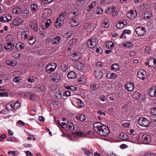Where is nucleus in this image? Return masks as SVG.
<instances>
[{"mask_svg": "<svg viewBox=\"0 0 156 156\" xmlns=\"http://www.w3.org/2000/svg\"><path fill=\"white\" fill-rule=\"evenodd\" d=\"M93 127L96 132L102 136H106L110 133L108 127L99 122L94 123Z\"/></svg>", "mask_w": 156, "mask_h": 156, "instance_id": "nucleus-1", "label": "nucleus"}, {"mask_svg": "<svg viewBox=\"0 0 156 156\" xmlns=\"http://www.w3.org/2000/svg\"><path fill=\"white\" fill-rule=\"evenodd\" d=\"M66 16V12L60 14L58 17L57 19L55 25L57 28H59L62 26L64 23L65 16Z\"/></svg>", "mask_w": 156, "mask_h": 156, "instance_id": "nucleus-2", "label": "nucleus"}, {"mask_svg": "<svg viewBox=\"0 0 156 156\" xmlns=\"http://www.w3.org/2000/svg\"><path fill=\"white\" fill-rule=\"evenodd\" d=\"M71 99L72 104L76 107L81 108L84 107V103L81 100L73 97Z\"/></svg>", "mask_w": 156, "mask_h": 156, "instance_id": "nucleus-3", "label": "nucleus"}, {"mask_svg": "<svg viewBox=\"0 0 156 156\" xmlns=\"http://www.w3.org/2000/svg\"><path fill=\"white\" fill-rule=\"evenodd\" d=\"M62 73L57 70L54 73L51 74L50 77L51 80L55 82H58L61 79Z\"/></svg>", "mask_w": 156, "mask_h": 156, "instance_id": "nucleus-4", "label": "nucleus"}, {"mask_svg": "<svg viewBox=\"0 0 156 156\" xmlns=\"http://www.w3.org/2000/svg\"><path fill=\"white\" fill-rule=\"evenodd\" d=\"M57 67V64L54 62L49 63L45 67V70L48 73H50L55 71Z\"/></svg>", "mask_w": 156, "mask_h": 156, "instance_id": "nucleus-5", "label": "nucleus"}, {"mask_svg": "<svg viewBox=\"0 0 156 156\" xmlns=\"http://www.w3.org/2000/svg\"><path fill=\"white\" fill-rule=\"evenodd\" d=\"M81 31L85 33H89L94 30V27L92 24L87 23L81 27Z\"/></svg>", "mask_w": 156, "mask_h": 156, "instance_id": "nucleus-6", "label": "nucleus"}, {"mask_svg": "<svg viewBox=\"0 0 156 156\" xmlns=\"http://www.w3.org/2000/svg\"><path fill=\"white\" fill-rule=\"evenodd\" d=\"M139 124L142 126L144 127H148L150 124L149 121L144 117L140 118L138 120Z\"/></svg>", "mask_w": 156, "mask_h": 156, "instance_id": "nucleus-7", "label": "nucleus"}, {"mask_svg": "<svg viewBox=\"0 0 156 156\" xmlns=\"http://www.w3.org/2000/svg\"><path fill=\"white\" fill-rule=\"evenodd\" d=\"M135 30L137 34L140 36H143L147 33L145 28L139 26L136 27Z\"/></svg>", "mask_w": 156, "mask_h": 156, "instance_id": "nucleus-8", "label": "nucleus"}, {"mask_svg": "<svg viewBox=\"0 0 156 156\" xmlns=\"http://www.w3.org/2000/svg\"><path fill=\"white\" fill-rule=\"evenodd\" d=\"M137 76L141 80H144L147 77V72L144 69H141L138 72Z\"/></svg>", "mask_w": 156, "mask_h": 156, "instance_id": "nucleus-9", "label": "nucleus"}, {"mask_svg": "<svg viewBox=\"0 0 156 156\" xmlns=\"http://www.w3.org/2000/svg\"><path fill=\"white\" fill-rule=\"evenodd\" d=\"M142 140L144 143L147 144H150L152 141L151 136L146 134H144L142 136Z\"/></svg>", "mask_w": 156, "mask_h": 156, "instance_id": "nucleus-10", "label": "nucleus"}, {"mask_svg": "<svg viewBox=\"0 0 156 156\" xmlns=\"http://www.w3.org/2000/svg\"><path fill=\"white\" fill-rule=\"evenodd\" d=\"M4 48L7 52L12 51L14 49L15 45L12 43H8L4 45Z\"/></svg>", "mask_w": 156, "mask_h": 156, "instance_id": "nucleus-11", "label": "nucleus"}, {"mask_svg": "<svg viewBox=\"0 0 156 156\" xmlns=\"http://www.w3.org/2000/svg\"><path fill=\"white\" fill-rule=\"evenodd\" d=\"M51 23V21L49 19L44 20L41 23V27L43 29H46L49 27Z\"/></svg>", "mask_w": 156, "mask_h": 156, "instance_id": "nucleus-12", "label": "nucleus"}, {"mask_svg": "<svg viewBox=\"0 0 156 156\" xmlns=\"http://www.w3.org/2000/svg\"><path fill=\"white\" fill-rule=\"evenodd\" d=\"M77 40L76 39H73L70 40L69 42L68 48V51H70L71 49L75 47L77 44Z\"/></svg>", "mask_w": 156, "mask_h": 156, "instance_id": "nucleus-13", "label": "nucleus"}, {"mask_svg": "<svg viewBox=\"0 0 156 156\" xmlns=\"http://www.w3.org/2000/svg\"><path fill=\"white\" fill-rule=\"evenodd\" d=\"M97 44V42L95 39H90L87 42V45L88 48H93L96 46Z\"/></svg>", "mask_w": 156, "mask_h": 156, "instance_id": "nucleus-14", "label": "nucleus"}, {"mask_svg": "<svg viewBox=\"0 0 156 156\" xmlns=\"http://www.w3.org/2000/svg\"><path fill=\"white\" fill-rule=\"evenodd\" d=\"M137 12L136 10H130L127 12L126 15L127 17L130 19H132L135 18L137 16Z\"/></svg>", "mask_w": 156, "mask_h": 156, "instance_id": "nucleus-15", "label": "nucleus"}, {"mask_svg": "<svg viewBox=\"0 0 156 156\" xmlns=\"http://www.w3.org/2000/svg\"><path fill=\"white\" fill-rule=\"evenodd\" d=\"M52 13L51 9L48 8H46L43 10V13L42 16V17L43 19L47 18L50 16Z\"/></svg>", "mask_w": 156, "mask_h": 156, "instance_id": "nucleus-16", "label": "nucleus"}, {"mask_svg": "<svg viewBox=\"0 0 156 156\" xmlns=\"http://www.w3.org/2000/svg\"><path fill=\"white\" fill-rule=\"evenodd\" d=\"M78 11L77 10L72 11L68 14V18L70 20H73L74 19L75 17L78 16Z\"/></svg>", "mask_w": 156, "mask_h": 156, "instance_id": "nucleus-17", "label": "nucleus"}, {"mask_svg": "<svg viewBox=\"0 0 156 156\" xmlns=\"http://www.w3.org/2000/svg\"><path fill=\"white\" fill-rule=\"evenodd\" d=\"M127 24V22L125 20H122L117 24L116 27L119 29H122Z\"/></svg>", "mask_w": 156, "mask_h": 156, "instance_id": "nucleus-18", "label": "nucleus"}, {"mask_svg": "<svg viewBox=\"0 0 156 156\" xmlns=\"http://www.w3.org/2000/svg\"><path fill=\"white\" fill-rule=\"evenodd\" d=\"M62 41V39L60 36H57L53 38L51 40V43L53 44H58Z\"/></svg>", "mask_w": 156, "mask_h": 156, "instance_id": "nucleus-19", "label": "nucleus"}, {"mask_svg": "<svg viewBox=\"0 0 156 156\" xmlns=\"http://www.w3.org/2000/svg\"><path fill=\"white\" fill-rule=\"evenodd\" d=\"M23 22V20L20 18L16 17L12 21V23L14 25L19 26Z\"/></svg>", "mask_w": 156, "mask_h": 156, "instance_id": "nucleus-20", "label": "nucleus"}, {"mask_svg": "<svg viewBox=\"0 0 156 156\" xmlns=\"http://www.w3.org/2000/svg\"><path fill=\"white\" fill-rule=\"evenodd\" d=\"M30 36V33L28 30L24 31L22 32L21 38L22 40H25L27 39Z\"/></svg>", "mask_w": 156, "mask_h": 156, "instance_id": "nucleus-21", "label": "nucleus"}, {"mask_svg": "<svg viewBox=\"0 0 156 156\" xmlns=\"http://www.w3.org/2000/svg\"><path fill=\"white\" fill-rule=\"evenodd\" d=\"M125 87L126 89L128 91H131L134 89V85L133 83L130 82L126 83Z\"/></svg>", "mask_w": 156, "mask_h": 156, "instance_id": "nucleus-22", "label": "nucleus"}, {"mask_svg": "<svg viewBox=\"0 0 156 156\" xmlns=\"http://www.w3.org/2000/svg\"><path fill=\"white\" fill-rule=\"evenodd\" d=\"M81 57L80 53L78 52L74 53L72 55L71 58L72 60L75 61H78Z\"/></svg>", "mask_w": 156, "mask_h": 156, "instance_id": "nucleus-23", "label": "nucleus"}, {"mask_svg": "<svg viewBox=\"0 0 156 156\" xmlns=\"http://www.w3.org/2000/svg\"><path fill=\"white\" fill-rule=\"evenodd\" d=\"M95 73L96 78L98 79L101 78L105 74V73H104L103 71L101 70H96L95 72Z\"/></svg>", "mask_w": 156, "mask_h": 156, "instance_id": "nucleus-24", "label": "nucleus"}, {"mask_svg": "<svg viewBox=\"0 0 156 156\" xmlns=\"http://www.w3.org/2000/svg\"><path fill=\"white\" fill-rule=\"evenodd\" d=\"M149 95L151 97H156V87H152L149 90Z\"/></svg>", "mask_w": 156, "mask_h": 156, "instance_id": "nucleus-25", "label": "nucleus"}, {"mask_svg": "<svg viewBox=\"0 0 156 156\" xmlns=\"http://www.w3.org/2000/svg\"><path fill=\"white\" fill-rule=\"evenodd\" d=\"M25 47V45L24 43L19 42L16 44V48L17 50L20 51L23 50Z\"/></svg>", "mask_w": 156, "mask_h": 156, "instance_id": "nucleus-26", "label": "nucleus"}, {"mask_svg": "<svg viewBox=\"0 0 156 156\" xmlns=\"http://www.w3.org/2000/svg\"><path fill=\"white\" fill-rule=\"evenodd\" d=\"M117 76V74L114 73H108L106 75V78L109 80H114Z\"/></svg>", "mask_w": 156, "mask_h": 156, "instance_id": "nucleus-27", "label": "nucleus"}, {"mask_svg": "<svg viewBox=\"0 0 156 156\" xmlns=\"http://www.w3.org/2000/svg\"><path fill=\"white\" fill-rule=\"evenodd\" d=\"M30 26L34 31L37 32L38 31V25L36 22L32 21L30 24Z\"/></svg>", "mask_w": 156, "mask_h": 156, "instance_id": "nucleus-28", "label": "nucleus"}, {"mask_svg": "<svg viewBox=\"0 0 156 156\" xmlns=\"http://www.w3.org/2000/svg\"><path fill=\"white\" fill-rule=\"evenodd\" d=\"M120 69L119 65L117 63L113 64L111 66V70L114 72L119 71Z\"/></svg>", "mask_w": 156, "mask_h": 156, "instance_id": "nucleus-29", "label": "nucleus"}, {"mask_svg": "<svg viewBox=\"0 0 156 156\" xmlns=\"http://www.w3.org/2000/svg\"><path fill=\"white\" fill-rule=\"evenodd\" d=\"M38 9V6L36 4L33 3L30 5V10L33 13H35Z\"/></svg>", "mask_w": 156, "mask_h": 156, "instance_id": "nucleus-30", "label": "nucleus"}, {"mask_svg": "<svg viewBox=\"0 0 156 156\" xmlns=\"http://www.w3.org/2000/svg\"><path fill=\"white\" fill-rule=\"evenodd\" d=\"M96 3L95 1L92 2L90 4L88 5L87 7V10L89 12H90L92 11V9L96 6Z\"/></svg>", "mask_w": 156, "mask_h": 156, "instance_id": "nucleus-31", "label": "nucleus"}, {"mask_svg": "<svg viewBox=\"0 0 156 156\" xmlns=\"http://www.w3.org/2000/svg\"><path fill=\"white\" fill-rule=\"evenodd\" d=\"M67 76L69 79H74L76 77L77 75L75 72L73 71H71L68 73Z\"/></svg>", "mask_w": 156, "mask_h": 156, "instance_id": "nucleus-32", "label": "nucleus"}, {"mask_svg": "<svg viewBox=\"0 0 156 156\" xmlns=\"http://www.w3.org/2000/svg\"><path fill=\"white\" fill-rule=\"evenodd\" d=\"M6 39V41L9 42H14L16 40L15 37L11 34L7 35Z\"/></svg>", "mask_w": 156, "mask_h": 156, "instance_id": "nucleus-33", "label": "nucleus"}, {"mask_svg": "<svg viewBox=\"0 0 156 156\" xmlns=\"http://www.w3.org/2000/svg\"><path fill=\"white\" fill-rule=\"evenodd\" d=\"M22 10L21 8L17 7H14L12 10V13L13 14L17 15L20 14Z\"/></svg>", "mask_w": 156, "mask_h": 156, "instance_id": "nucleus-34", "label": "nucleus"}, {"mask_svg": "<svg viewBox=\"0 0 156 156\" xmlns=\"http://www.w3.org/2000/svg\"><path fill=\"white\" fill-rule=\"evenodd\" d=\"M149 66L153 68H155V65L156 64V60L154 58L150 59L148 62Z\"/></svg>", "mask_w": 156, "mask_h": 156, "instance_id": "nucleus-35", "label": "nucleus"}, {"mask_svg": "<svg viewBox=\"0 0 156 156\" xmlns=\"http://www.w3.org/2000/svg\"><path fill=\"white\" fill-rule=\"evenodd\" d=\"M66 88L68 90H71L72 92L74 93H76V90L77 89V87L75 86H68L66 87Z\"/></svg>", "mask_w": 156, "mask_h": 156, "instance_id": "nucleus-36", "label": "nucleus"}, {"mask_svg": "<svg viewBox=\"0 0 156 156\" xmlns=\"http://www.w3.org/2000/svg\"><path fill=\"white\" fill-rule=\"evenodd\" d=\"M67 128L69 129L71 131L75 129L74 125L71 121H69L67 122V125L66 126Z\"/></svg>", "mask_w": 156, "mask_h": 156, "instance_id": "nucleus-37", "label": "nucleus"}, {"mask_svg": "<svg viewBox=\"0 0 156 156\" xmlns=\"http://www.w3.org/2000/svg\"><path fill=\"white\" fill-rule=\"evenodd\" d=\"M37 78L35 77H34L32 76H28L27 77L25 80L23 81V82L26 81V80H27V81L30 82V83H33L35 81V79H37Z\"/></svg>", "mask_w": 156, "mask_h": 156, "instance_id": "nucleus-38", "label": "nucleus"}, {"mask_svg": "<svg viewBox=\"0 0 156 156\" xmlns=\"http://www.w3.org/2000/svg\"><path fill=\"white\" fill-rule=\"evenodd\" d=\"M119 136L121 140H123L126 141L129 139L127 135L124 133H121L120 134Z\"/></svg>", "mask_w": 156, "mask_h": 156, "instance_id": "nucleus-39", "label": "nucleus"}, {"mask_svg": "<svg viewBox=\"0 0 156 156\" xmlns=\"http://www.w3.org/2000/svg\"><path fill=\"white\" fill-rule=\"evenodd\" d=\"M36 41V39L34 36H31L30 37L28 40V43L30 45L34 44Z\"/></svg>", "mask_w": 156, "mask_h": 156, "instance_id": "nucleus-40", "label": "nucleus"}, {"mask_svg": "<svg viewBox=\"0 0 156 156\" xmlns=\"http://www.w3.org/2000/svg\"><path fill=\"white\" fill-rule=\"evenodd\" d=\"M14 102L13 101H11L10 103L7 104L6 105V107L8 110H12L14 109L13 108Z\"/></svg>", "mask_w": 156, "mask_h": 156, "instance_id": "nucleus-41", "label": "nucleus"}, {"mask_svg": "<svg viewBox=\"0 0 156 156\" xmlns=\"http://www.w3.org/2000/svg\"><path fill=\"white\" fill-rule=\"evenodd\" d=\"M6 64L9 66L14 67L16 65V63L12 61L8 60L6 61Z\"/></svg>", "mask_w": 156, "mask_h": 156, "instance_id": "nucleus-42", "label": "nucleus"}, {"mask_svg": "<svg viewBox=\"0 0 156 156\" xmlns=\"http://www.w3.org/2000/svg\"><path fill=\"white\" fill-rule=\"evenodd\" d=\"M81 150L84 152L85 154L88 156H91V155H93V154L90 152L89 150L87 148L82 147L81 148Z\"/></svg>", "mask_w": 156, "mask_h": 156, "instance_id": "nucleus-43", "label": "nucleus"}, {"mask_svg": "<svg viewBox=\"0 0 156 156\" xmlns=\"http://www.w3.org/2000/svg\"><path fill=\"white\" fill-rule=\"evenodd\" d=\"M86 119V116L83 114H79L77 117V119L81 121H84Z\"/></svg>", "mask_w": 156, "mask_h": 156, "instance_id": "nucleus-44", "label": "nucleus"}, {"mask_svg": "<svg viewBox=\"0 0 156 156\" xmlns=\"http://www.w3.org/2000/svg\"><path fill=\"white\" fill-rule=\"evenodd\" d=\"M110 25V22L108 20H105L103 22V23H102V27L104 28H108Z\"/></svg>", "mask_w": 156, "mask_h": 156, "instance_id": "nucleus-45", "label": "nucleus"}, {"mask_svg": "<svg viewBox=\"0 0 156 156\" xmlns=\"http://www.w3.org/2000/svg\"><path fill=\"white\" fill-rule=\"evenodd\" d=\"M78 80L80 83L82 84H84L86 81L85 78L84 76H81L78 78Z\"/></svg>", "mask_w": 156, "mask_h": 156, "instance_id": "nucleus-46", "label": "nucleus"}, {"mask_svg": "<svg viewBox=\"0 0 156 156\" xmlns=\"http://www.w3.org/2000/svg\"><path fill=\"white\" fill-rule=\"evenodd\" d=\"M90 87L91 90H95L98 89L99 86L98 84L92 83L90 85Z\"/></svg>", "mask_w": 156, "mask_h": 156, "instance_id": "nucleus-47", "label": "nucleus"}, {"mask_svg": "<svg viewBox=\"0 0 156 156\" xmlns=\"http://www.w3.org/2000/svg\"><path fill=\"white\" fill-rule=\"evenodd\" d=\"M122 46L127 48H131L133 47V45L132 43L130 42L124 43L122 44Z\"/></svg>", "mask_w": 156, "mask_h": 156, "instance_id": "nucleus-48", "label": "nucleus"}, {"mask_svg": "<svg viewBox=\"0 0 156 156\" xmlns=\"http://www.w3.org/2000/svg\"><path fill=\"white\" fill-rule=\"evenodd\" d=\"M4 22H9L11 21L12 19V16L8 15L7 16H3Z\"/></svg>", "mask_w": 156, "mask_h": 156, "instance_id": "nucleus-49", "label": "nucleus"}, {"mask_svg": "<svg viewBox=\"0 0 156 156\" xmlns=\"http://www.w3.org/2000/svg\"><path fill=\"white\" fill-rule=\"evenodd\" d=\"M76 68L79 70H82L84 68V66L81 63L78 62L76 64Z\"/></svg>", "mask_w": 156, "mask_h": 156, "instance_id": "nucleus-50", "label": "nucleus"}, {"mask_svg": "<svg viewBox=\"0 0 156 156\" xmlns=\"http://www.w3.org/2000/svg\"><path fill=\"white\" fill-rule=\"evenodd\" d=\"M79 24V22L78 21L76 20H73L71 21L70 23V24L72 27H74L77 26Z\"/></svg>", "mask_w": 156, "mask_h": 156, "instance_id": "nucleus-51", "label": "nucleus"}, {"mask_svg": "<svg viewBox=\"0 0 156 156\" xmlns=\"http://www.w3.org/2000/svg\"><path fill=\"white\" fill-rule=\"evenodd\" d=\"M115 45V44L112 41H109L106 44V47L108 48L113 47Z\"/></svg>", "mask_w": 156, "mask_h": 156, "instance_id": "nucleus-52", "label": "nucleus"}, {"mask_svg": "<svg viewBox=\"0 0 156 156\" xmlns=\"http://www.w3.org/2000/svg\"><path fill=\"white\" fill-rule=\"evenodd\" d=\"M12 55L16 59H17L20 58L21 55L20 54L16 51L12 52Z\"/></svg>", "mask_w": 156, "mask_h": 156, "instance_id": "nucleus-53", "label": "nucleus"}, {"mask_svg": "<svg viewBox=\"0 0 156 156\" xmlns=\"http://www.w3.org/2000/svg\"><path fill=\"white\" fill-rule=\"evenodd\" d=\"M75 134L80 137L84 136L86 135L84 132H82L81 131H77L76 132Z\"/></svg>", "mask_w": 156, "mask_h": 156, "instance_id": "nucleus-54", "label": "nucleus"}, {"mask_svg": "<svg viewBox=\"0 0 156 156\" xmlns=\"http://www.w3.org/2000/svg\"><path fill=\"white\" fill-rule=\"evenodd\" d=\"M68 68V66L66 64H62L61 66L60 69L62 71H66Z\"/></svg>", "mask_w": 156, "mask_h": 156, "instance_id": "nucleus-55", "label": "nucleus"}, {"mask_svg": "<svg viewBox=\"0 0 156 156\" xmlns=\"http://www.w3.org/2000/svg\"><path fill=\"white\" fill-rule=\"evenodd\" d=\"M151 16V12H147L144 14V17L145 19H150Z\"/></svg>", "mask_w": 156, "mask_h": 156, "instance_id": "nucleus-56", "label": "nucleus"}, {"mask_svg": "<svg viewBox=\"0 0 156 156\" xmlns=\"http://www.w3.org/2000/svg\"><path fill=\"white\" fill-rule=\"evenodd\" d=\"M20 107V104L18 101H16L14 104H13L14 109L15 110L18 109Z\"/></svg>", "mask_w": 156, "mask_h": 156, "instance_id": "nucleus-57", "label": "nucleus"}, {"mask_svg": "<svg viewBox=\"0 0 156 156\" xmlns=\"http://www.w3.org/2000/svg\"><path fill=\"white\" fill-rule=\"evenodd\" d=\"M71 94V91L69 90H66L65 91L63 92V95L66 97H69L70 96Z\"/></svg>", "mask_w": 156, "mask_h": 156, "instance_id": "nucleus-58", "label": "nucleus"}, {"mask_svg": "<svg viewBox=\"0 0 156 156\" xmlns=\"http://www.w3.org/2000/svg\"><path fill=\"white\" fill-rule=\"evenodd\" d=\"M140 8L142 9H147L149 8V5L146 4H143L141 5Z\"/></svg>", "mask_w": 156, "mask_h": 156, "instance_id": "nucleus-59", "label": "nucleus"}, {"mask_svg": "<svg viewBox=\"0 0 156 156\" xmlns=\"http://www.w3.org/2000/svg\"><path fill=\"white\" fill-rule=\"evenodd\" d=\"M96 11L97 14H101L102 13L103 10L101 8L98 7L96 9Z\"/></svg>", "mask_w": 156, "mask_h": 156, "instance_id": "nucleus-60", "label": "nucleus"}, {"mask_svg": "<svg viewBox=\"0 0 156 156\" xmlns=\"http://www.w3.org/2000/svg\"><path fill=\"white\" fill-rule=\"evenodd\" d=\"M107 97L103 95H100V98L101 101H105L107 100Z\"/></svg>", "mask_w": 156, "mask_h": 156, "instance_id": "nucleus-61", "label": "nucleus"}, {"mask_svg": "<svg viewBox=\"0 0 156 156\" xmlns=\"http://www.w3.org/2000/svg\"><path fill=\"white\" fill-rule=\"evenodd\" d=\"M45 90V86L43 85H41L38 88V91L39 92H43Z\"/></svg>", "mask_w": 156, "mask_h": 156, "instance_id": "nucleus-62", "label": "nucleus"}, {"mask_svg": "<svg viewBox=\"0 0 156 156\" xmlns=\"http://www.w3.org/2000/svg\"><path fill=\"white\" fill-rule=\"evenodd\" d=\"M136 55V51H132L130 52L129 54V57H133L135 56Z\"/></svg>", "mask_w": 156, "mask_h": 156, "instance_id": "nucleus-63", "label": "nucleus"}, {"mask_svg": "<svg viewBox=\"0 0 156 156\" xmlns=\"http://www.w3.org/2000/svg\"><path fill=\"white\" fill-rule=\"evenodd\" d=\"M112 16L115 17L116 16H117L119 14V12L116 10H114V11H112Z\"/></svg>", "mask_w": 156, "mask_h": 156, "instance_id": "nucleus-64", "label": "nucleus"}]
</instances>
